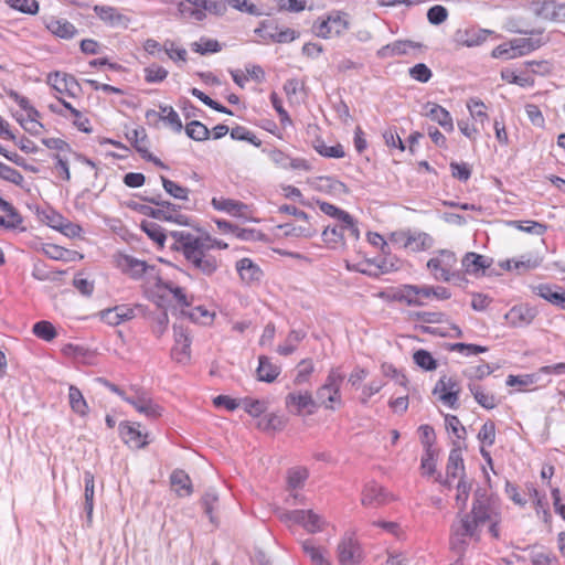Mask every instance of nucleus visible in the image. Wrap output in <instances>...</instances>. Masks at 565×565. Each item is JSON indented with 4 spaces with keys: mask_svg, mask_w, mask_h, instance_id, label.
Wrapping results in <instances>:
<instances>
[{
    "mask_svg": "<svg viewBox=\"0 0 565 565\" xmlns=\"http://www.w3.org/2000/svg\"><path fill=\"white\" fill-rule=\"evenodd\" d=\"M163 51L175 63H185L188 57V52L185 49L178 46L175 42L171 40H167L163 43Z\"/></svg>",
    "mask_w": 565,
    "mask_h": 565,
    "instance_id": "nucleus-55",
    "label": "nucleus"
},
{
    "mask_svg": "<svg viewBox=\"0 0 565 565\" xmlns=\"http://www.w3.org/2000/svg\"><path fill=\"white\" fill-rule=\"evenodd\" d=\"M471 539L478 540L479 532L476 524L470 521V515L458 514L457 519L450 526V548L458 555H462Z\"/></svg>",
    "mask_w": 565,
    "mask_h": 565,
    "instance_id": "nucleus-4",
    "label": "nucleus"
},
{
    "mask_svg": "<svg viewBox=\"0 0 565 565\" xmlns=\"http://www.w3.org/2000/svg\"><path fill=\"white\" fill-rule=\"evenodd\" d=\"M141 228L150 239H152L159 246H163L167 237L163 228L159 224L154 222H143L141 224Z\"/></svg>",
    "mask_w": 565,
    "mask_h": 565,
    "instance_id": "nucleus-53",
    "label": "nucleus"
},
{
    "mask_svg": "<svg viewBox=\"0 0 565 565\" xmlns=\"http://www.w3.org/2000/svg\"><path fill=\"white\" fill-rule=\"evenodd\" d=\"M162 288L168 291L175 303L181 308V311L191 307L193 297L189 296L184 288L179 287L171 281L164 282Z\"/></svg>",
    "mask_w": 565,
    "mask_h": 565,
    "instance_id": "nucleus-39",
    "label": "nucleus"
},
{
    "mask_svg": "<svg viewBox=\"0 0 565 565\" xmlns=\"http://www.w3.org/2000/svg\"><path fill=\"white\" fill-rule=\"evenodd\" d=\"M344 375L339 367H332L324 383L316 392V402L318 407H323L328 411H334L342 406L341 386Z\"/></svg>",
    "mask_w": 565,
    "mask_h": 565,
    "instance_id": "nucleus-3",
    "label": "nucleus"
},
{
    "mask_svg": "<svg viewBox=\"0 0 565 565\" xmlns=\"http://www.w3.org/2000/svg\"><path fill=\"white\" fill-rule=\"evenodd\" d=\"M349 25L345 13L333 11L326 18L318 19L312 25V31L321 39H330L342 35L349 29Z\"/></svg>",
    "mask_w": 565,
    "mask_h": 565,
    "instance_id": "nucleus-5",
    "label": "nucleus"
},
{
    "mask_svg": "<svg viewBox=\"0 0 565 565\" xmlns=\"http://www.w3.org/2000/svg\"><path fill=\"white\" fill-rule=\"evenodd\" d=\"M22 128L33 136L41 134L43 125L39 121V117L32 116H17L15 117Z\"/></svg>",
    "mask_w": 565,
    "mask_h": 565,
    "instance_id": "nucleus-63",
    "label": "nucleus"
},
{
    "mask_svg": "<svg viewBox=\"0 0 565 565\" xmlns=\"http://www.w3.org/2000/svg\"><path fill=\"white\" fill-rule=\"evenodd\" d=\"M531 11L544 20L563 22L565 21V4L556 3L554 0H537L530 4Z\"/></svg>",
    "mask_w": 565,
    "mask_h": 565,
    "instance_id": "nucleus-10",
    "label": "nucleus"
},
{
    "mask_svg": "<svg viewBox=\"0 0 565 565\" xmlns=\"http://www.w3.org/2000/svg\"><path fill=\"white\" fill-rule=\"evenodd\" d=\"M84 511L86 512L87 522L92 523L95 497V480L90 471L84 472Z\"/></svg>",
    "mask_w": 565,
    "mask_h": 565,
    "instance_id": "nucleus-33",
    "label": "nucleus"
},
{
    "mask_svg": "<svg viewBox=\"0 0 565 565\" xmlns=\"http://www.w3.org/2000/svg\"><path fill=\"white\" fill-rule=\"evenodd\" d=\"M302 550L309 556L313 565H331L324 557L323 551L313 545L312 541L306 540L302 542Z\"/></svg>",
    "mask_w": 565,
    "mask_h": 565,
    "instance_id": "nucleus-49",
    "label": "nucleus"
},
{
    "mask_svg": "<svg viewBox=\"0 0 565 565\" xmlns=\"http://www.w3.org/2000/svg\"><path fill=\"white\" fill-rule=\"evenodd\" d=\"M478 439L483 446H492L495 441V425L493 422L488 420L486 422L479 433H478Z\"/></svg>",
    "mask_w": 565,
    "mask_h": 565,
    "instance_id": "nucleus-64",
    "label": "nucleus"
},
{
    "mask_svg": "<svg viewBox=\"0 0 565 565\" xmlns=\"http://www.w3.org/2000/svg\"><path fill=\"white\" fill-rule=\"evenodd\" d=\"M395 299L405 302L407 306H424L425 302L418 297L417 285H404L395 295Z\"/></svg>",
    "mask_w": 565,
    "mask_h": 565,
    "instance_id": "nucleus-42",
    "label": "nucleus"
},
{
    "mask_svg": "<svg viewBox=\"0 0 565 565\" xmlns=\"http://www.w3.org/2000/svg\"><path fill=\"white\" fill-rule=\"evenodd\" d=\"M170 482L178 497H189L193 492L191 479L183 470H174L170 476Z\"/></svg>",
    "mask_w": 565,
    "mask_h": 565,
    "instance_id": "nucleus-30",
    "label": "nucleus"
},
{
    "mask_svg": "<svg viewBox=\"0 0 565 565\" xmlns=\"http://www.w3.org/2000/svg\"><path fill=\"white\" fill-rule=\"evenodd\" d=\"M119 431L122 440L131 448H143L148 445L147 434L142 433L140 425L136 423H121Z\"/></svg>",
    "mask_w": 565,
    "mask_h": 565,
    "instance_id": "nucleus-17",
    "label": "nucleus"
},
{
    "mask_svg": "<svg viewBox=\"0 0 565 565\" xmlns=\"http://www.w3.org/2000/svg\"><path fill=\"white\" fill-rule=\"evenodd\" d=\"M492 31L487 29H469L460 35L459 41L467 47L479 46L484 43Z\"/></svg>",
    "mask_w": 565,
    "mask_h": 565,
    "instance_id": "nucleus-38",
    "label": "nucleus"
},
{
    "mask_svg": "<svg viewBox=\"0 0 565 565\" xmlns=\"http://www.w3.org/2000/svg\"><path fill=\"white\" fill-rule=\"evenodd\" d=\"M211 204L215 210L227 213L232 216L239 218L248 217V206L241 201L220 196L213 198Z\"/></svg>",
    "mask_w": 565,
    "mask_h": 565,
    "instance_id": "nucleus-19",
    "label": "nucleus"
},
{
    "mask_svg": "<svg viewBox=\"0 0 565 565\" xmlns=\"http://www.w3.org/2000/svg\"><path fill=\"white\" fill-rule=\"evenodd\" d=\"M32 332L35 337L39 339L51 342L54 340L57 335V332L54 328V326L46 320L39 321L33 324Z\"/></svg>",
    "mask_w": 565,
    "mask_h": 565,
    "instance_id": "nucleus-47",
    "label": "nucleus"
},
{
    "mask_svg": "<svg viewBox=\"0 0 565 565\" xmlns=\"http://www.w3.org/2000/svg\"><path fill=\"white\" fill-rule=\"evenodd\" d=\"M434 238L420 231H411L407 249L414 253L430 249L434 246Z\"/></svg>",
    "mask_w": 565,
    "mask_h": 565,
    "instance_id": "nucleus-35",
    "label": "nucleus"
},
{
    "mask_svg": "<svg viewBox=\"0 0 565 565\" xmlns=\"http://www.w3.org/2000/svg\"><path fill=\"white\" fill-rule=\"evenodd\" d=\"M492 514L493 510L488 504L487 500L477 498L473 501L471 513L468 515H470V521L479 529V526L483 525L487 521H492Z\"/></svg>",
    "mask_w": 565,
    "mask_h": 565,
    "instance_id": "nucleus-28",
    "label": "nucleus"
},
{
    "mask_svg": "<svg viewBox=\"0 0 565 565\" xmlns=\"http://www.w3.org/2000/svg\"><path fill=\"white\" fill-rule=\"evenodd\" d=\"M117 267L130 277L138 279L147 269V264L129 255H118L116 258Z\"/></svg>",
    "mask_w": 565,
    "mask_h": 565,
    "instance_id": "nucleus-23",
    "label": "nucleus"
},
{
    "mask_svg": "<svg viewBox=\"0 0 565 565\" xmlns=\"http://www.w3.org/2000/svg\"><path fill=\"white\" fill-rule=\"evenodd\" d=\"M413 360L416 365L422 367L425 371H434L437 369V361L435 358L426 350H417L414 355Z\"/></svg>",
    "mask_w": 565,
    "mask_h": 565,
    "instance_id": "nucleus-56",
    "label": "nucleus"
},
{
    "mask_svg": "<svg viewBox=\"0 0 565 565\" xmlns=\"http://www.w3.org/2000/svg\"><path fill=\"white\" fill-rule=\"evenodd\" d=\"M530 497L533 499L536 513L540 515L542 514V518L545 522H547L551 519V514L548 512L547 502L545 501V497L542 495L537 489L530 488L529 489Z\"/></svg>",
    "mask_w": 565,
    "mask_h": 565,
    "instance_id": "nucleus-59",
    "label": "nucleus"
},
{
    "mask_svg": "<svg viewBox=\"0 0 565 565\" xmlns=\"http://www.w3.org/2000/svg\"><path fill=\"white\" fill-rule=\"evenodd\" d=\"M12 9L26 14H36L39 12V2L36 0H6Z\"/></svg>",
    "mask_w": 565,
    "mask_h": 565,
    "instance_id": "nucleus-61",
    "label": "nucleus"
},
{
    "mask_svg": "<svg viewBox=\"0 0 565 565\" xmlns=\"http://www.w3.org/2000/svg\"><path fill=\"white\" fill-rule=\"evenodd\" d=\"M270 161L281 169L292 170H308V164L305 159L290 158L287 153L278 149H273L268 152Z\"/></svg>",
    "mask_w": 565,
    "mask_h": 565,
    "instance_id": "nucleus-21",
    "label": "nucleus"
},
{
    "mask_svg": "<svg viewBox=\"0 0 565 565\" xmlns=\"http://www.w3.org/2000/svg\"><path fill=\"white\" fill-rule=\"evenodd\" d=\"M182 313L186 316L190 320L202 324L211 323L214 319V313L203 306H198L192 309L188 308L185 310H182Z\"/></svg>",
    "mask_w": 565,
    "mask_h": 565,
    "instance_id": "nucleus-46",
    "label": "nucleus"
},
{
    "mask_svg": "<svg viewBox=\"0 0 565 565\" xmlns=\"http://www.w3.org/2000/svg\"><path fill=\"white\" fill-rule=\"evenodd\" d=\"M491 264L492 260L489 257L473 252L466 253L461 259V266L465 273L476 276L483 273Z\"/></svg>",
    "mask_w": 565,
    "mask_h": 565,
    "instance_id": "nucleus-20",
    "label": "nucleus"
},
{
    "mask_svg": "<svg viewBox=\"0 0 565 565\" xmlns=\"http://www.w3.org/2000/svg\"><path fill=\"white\" fill-rule=\"evenodd\" d=\"M387 501L384 489L377 484H369L364 488L361 502L365 507L383 504Z\"/></svg>",
    "mask_w": 565,
    "mask_h": 565,
    "instance_id": "nucleus-36",
    "label": "nucleus"
},
{
    "mask_svg": "<svg viewBox=\"0 0 565 565\" xmlns=\"http://www.w3.org/2000/svg\"><path fill=\"white\" fill-rule=\"evenodd\" d=\"M459 392V382L455 377L447 375L440 376L433 391V393L450 408L457 407Z\"/></svg>",
    "mask_w": 565,
    "mask_h": 565,
    "instance_id": "nucleus-8",
    "label": "nucleus"
},
{
    "mask_svg": "<svg viewBox=\"0 0 565 565\" xmlns=\"http://www.w3.org/2000/svg\"><path fill=\"white\" fill-rule=\"evenodd\" d=\"M257 380L266 383L274 382L280 374V367L265 356L258 358V367L256 370Z\"/></svg>",
    "mask_w": 565,
    "mask_h": 565,
    "instance_id": "nucleus-31",
    "label": "nucleus"
},
{
    "mask_svg": "<svg viewBox=\"0 0 565 565\" xmlns=\"http://www.w3.org/2000/svg\"><path fill=\"white\" fill-rule=\"evenodd\" d=\"M287 407L295 408L298 414L302 411H307L308 414H312L318 407L316 399H313L309 391H297L291 392L286 396Z\"/></svg>",
    "mask_w": 565,
    "mask_h": 565,
    "instance_id": "nucleus-18",
    "label": "nucleus"
},
{
    "mask_svg": "<svg viewBox=\"0 0 565 565\" xmlns=\"http://www.w3.org/2000/svg\"><path fill=\"white\" fill-rule=\"evenodd\" d=\"M217 502H218V495L212 489L206 490L201 499V503L204 509V512L209 516L211 523H213V524H216V518L214 516L213 512L217 505Z\"/></svg>",
    "mask_w": 565,
    "mask_h": 565,
    "instance_id": "nucleus-51",
    "label": "nucleus"
},
{
    "mask_svg": "<svg viewBox=\"0 0 565 565\" xmlns=\"http://www.w3.org/2000/svg\"><path fill=\"white\" fill-rule=\"evenodd\" d=\"M345 233H349V230L342 228V224L339 226H327L322 232V239L327 244H340L344 241Z\"/></svg>",
    "mask_w": 565,
    "mask_h": 565,
    "instance_id": "nucleus-52",
    "label": "nucleus"
},
{
    "mask_svg": "<svg viewBox=\"0 0 565 565\" xmlns=\"http://www.w3.org/2000/svg\"><path fill=\"white\" fill-rule=\"evenodd\" d=\"M174 344L171 350L172 359L178 363H186L191 356V338L188 329L182 326L173 327Z\"/></svg>",
    "mask_w": 565,
    "mask_h": 565,
    "instance_id": "nucleus-12",
    "label": "nucleus"
},
{
    "mask_svg": "<svg viewBox=\"0 0 565 565\" xmlns=\"http://www.w3.org/2000/svg\"><path fill=\"white\" fill-rule=\"evenodd\" d=\"M178 10L184 19L192 21L204 20L207 11L201 8H196V6L189 3V1H180L178 4Z\"/></svg>",
    "mask_w": 565,
    "mask_h": 565,
    "instance_id": "nucleus-45",
    "label": "nucleus"
},
{
    "mask_svg": "<svg viewBox=\"0 0 565 565\" xmlns=\"http://www.w3.org/2000/svg\"><path fill=\"white\" fill-rule=\"evenodd\" d=\"M535 292L550 303L565 310V290L561 287L541 284L535 287Z\"/></svg>",
    "mask_w": 565,
    "mask_h": 565,
    "instance_id": "nucleus-25",
    "label": "nucleus"
},
{
    "mask_svg": "<svg viewBox=\"0 0 565 565\" xmlns=\"http://www.w3.org/2000/svg\"><path fill=\"white\" fill-rule=\"evenodd\" d=\"M46 29L61 39L70 40L77 33V29L66 19L51 18L46 21Z\"/></svg>",
    "mask_w": 565,
    "mask_h": 565,
    "instance_id": "nucleus-26",
    "label": "nucleus"
},
{
    "mask_svg": "<svg viewBox=\"0 0 565 565\" xmlns=\"http://www.w3.org/2000/svg\"><path fill=\"white\" fill-rule=\"evenodd\" d=\"M447 475L448 477L460 479L465 476V465L461 452V446L455 443L454 448L449 452L447 462Z\"/></svg>",
    "mask_w": 565,
    "mask_h": 565,
    "instance_id": "nucleus-29",
    "label": "nucleus"
},
{
    "mask_svg": "<svg viewBox=\"0 0 565 565\" xmlns=\"http://www.w3.org/2000/svg\"><path fill=\"white\" fill-rule=\"evenodd\" d=\"M501 78L509 83L515 84L521 87H532L534 85V78L529 75H518L513 70L504 68L501 71Z\"/></svg>",
    "mask_w": 565,
    "mask_h": 565,
    "instance_id": "nucleus-50",
    "label": "nucleus"
},
{
    "mask_svg": "<svg viewBox=\"0 0 565 565\" xmlns=\"http://www.w3.org/2000/svg\"><path fill=\"white\" fill-rule=\"evenodd\" d=\"M281 519L290 524L301 525L308 533L322 532L328 522L312 510H294L282 514Z\"/></svg>",
    "mask_w": 565,
    "mask_h": 565,
    "instance_id": "nucleus-7",
    "label": "nucleus"
},
{
    "mask_svg": "<svg viewBox=\"0 0 565 565\" xmlns=\"http://www.w3.org/2000/svg\"><path fill=\"white\" fill-rule=\"evenodd\" d=\"M414 47V44L411 41H395L393 43L386 44L382 46L376 55L380 58H387L396 55H404L407 54L408 49Z\"/></svg>",
    "mask_w": 565,
    "mask_h": 565,
    "instance_id": "nucleus-40",
    "label": "nucleus"
},
{
    "mask_svg": "<svg viewBox=\"0 0 565 565\" xmlns=\"http://www.w3.org/2000/svg\"><path fill=\"white\" fill-rule=\"evenodd\" d=\"M545 43L546 41L542 36L516 38L512 40L518 57L540 49Z\"/></svg>",
    "mask_w": 565,
    "mask_h": 565,
    "instance_id": "nucleus-34",
    "label": "nucleus"
},
{
    "mask_svg": "<svg viewBox=\"0 0 565 565\" xmlns=\"http://www.w3.org/2000/svg\"><path fill=\"white\" fill-rule=\"evenodd\" d=\"M161 182L164 191L172 198L181 201H189L190 190L179 183L161 177Z\"/></svg>",
    "mask_w": 565,
    "mask_h": 565,
    "instance_id": "nucleus-44",
    "label": "nucleus"
},
{
    "mask_svg": "<svg viewBox=\"0 0 565 565\" xmlns=\"http://www.w3.org/2000/svg\"><path fill=\"white\" fill-rule=\"evenodd\" d=\"M171 237L174 241L173 248L182 253L193 269L205 276H211L217 270L218 262L209 253V239L196 238L186 231H173Z\"/></svg>",
    "mask_w": 565,
    "mask_h": 565,
    "instance_id": "nucleus-1",
    "label": "nucleus"
},
{
    "mask_svg": "<svg viewBox=\"0 0 565 565\" xmlns=\"http://www.w3.org/2000/svg\"><path fill=\"white\" fill-rule=\"evenodd\" d=\"M316 151L326 158H343L345 152L340 143L328 146L323 141H317L315 145Z\"/></svg>",
    "mask_w": 565,
    "mask_h": 565,
    "instance_id": "nucleus-58",
    "label": "nucleus"
},
{
    "mask_svg": "<svg viewBox=\"0 0 565 565\" xmlns=\"http://www.w3.org/2000/svg\"><path fill=\"white\" fill-rule=\"evenodd\" d=\"M164 222L182 226H192V218L180 212V205L166 201Z\"/></svg>",
    "mask_w": 565,
    "mask_h": 565,
    "instance_id": "nucleus-41",
    "label": "nucleus"
},
{
    "mask_svg": "<svg viewBox=\"0 0 565 565\" xmlns=\"http://www.w3.org/2000/svg\"><path fill=\"white\" fill-rule=\"evenodd\" d=\"M96 15L109 26H127L129 19L121 14L116 8L110 6H95Z\"/></svg>",
    "mask_w": 565,
    "mask_h": 565,
    "instance_id": "nucleus-22",
    "label": "nucleus"
},
{
    "mask_svg": "<svg viewBox=\"0 0 565 565\" xmlns=\"http://www.w3.org/2000/svg\"><path fill=\"white\" fill-rule=\"evenodd\" d=\"M468 388L476 402L483 408L492 409L497 406L495 396L492 393L487 392L481 385L470 382L468 384Z\"/></svg>",
    "mask_w": 565,
    "mask_h": 565,
    "instance_id": "nucleus-37",
    "label": "nucleus"
},
{
    "mask_svg": "<svg viewBox=\"0 0 565 565\" xmlns=\"http://www.w3.org/2000/svg\"><path fill=\"white\" fill-rule=\"evenodd\" d=\"M68 405L73 413H75L81 418L87 417L89 413V406L87 404V401L85 399L83 393L81 390L71 384L68 385Z\"/></svg>",
    "mask_w": 565,
    "mask_h": 565,
    "instance_id": "nucleus-27",
    "label": "nucleus"
},
{
    "mask_svg": "<svg viewBox=\"0 0 565 565\" xmlns=\"http://www.w3.org/2000/svg\"><path fill=\"white\" fill-rule=\"evenodd\" d=\"M317 204L322 213L335 218L339 224H342V228H348L349 234L354 239L360 237V231L356 226V222L347 211L324 201H317Z\"/></svg>",
    "mask_w": 565,
    "mask_h": 565,
    "instance_id": "nucleus-9",
    "label": "nucleus"
},
{
    "mask_svg": "<svg viewBox=\"0 0 565 565\" xmlns=\"http://www.w3.org/2000/svg\"><path fill=\"white\" fill-rule=\"evenodd\" d=\"M313 371H315V366L310 359L301 360L297 366V374L295 376V383L297 385L307 383Z\"/></svg>",
    "mask_w": 565,
    "mask_h": 565,
    "instance_id": "nucleus-62",
    "label": "nucleus"
},
{
    "mask_svg": "<svg viewBox=\"0 0 565 565\" xmlns=\"http://www.w3.org/2000/svg\"><path fill=\"white\" fill-rule=\"evenodd\" d=\"M306 333L302 330H291L287 337L286 343L279 345L277 352L280 355H290L295 352L297 344L302 341Z\"/></svg>",
    "mask_w": 565,
    "mask_h": 565,
    "instance_id": "nucleus-48",
    "label": "nucleus"
},
{
    "mask_svg": "<svg viewBox=\"0 0 565 565\" xmlns=\"http://www.w3.org/2000/svg\"><path fill=\"white\" fill-rule=\"evenodd\" d=\"M423 115L436 121L447 132H452L455 129L450 113L436 103H426L423 106Z\"/></svg>",
    "mask_w": 565,
    "mask_h": 565,
    "instance_id": "nucleus-16",
    "label": "nucleus"
},
{
    "mask_svg": "<svg viewBox=\"0 0 565 565\" xmlns=\"http://www.w3.org/2000/svg\"><path fill=\"white\" fill-rule=\"evenodd\" d=\"M129 392L130 398H126V403L130 404L139 414L149 419H157L162 415V407L142 387L130 385Z\"/></svg>",
    "mask_w": 565,
    "mask_h": 565,
    "instance_id": "nucleus-6",
    "label": "nucleus"
},
{
    "mask_svg": "<svg viewBox=\"0 0 565 565\" xmlns=\"http://www.w3.org/2000/svg\"><path fill=\"white\" fill-rule=\"evenodd\" d=\"M309 473L303 467H295L288 471V486L291 489L301 488L307 480Z\"/></svg>",
    "mask_w": 565,
    "mask_h": 565,
    "instance_id": "nucleus-60",
    "label": "nucleus"
},
{
    "mask_svg": "<svg viewBox=\"0 0 565 565\" xmlns=\"http://www.w3.org/2000/svg\"><path fill=\"white\" fill-rule=\"evenodd\" d=\"M47 83L57 93L65 94L72 97L75 96L76 90L79 89V85L76 78L63 72H54L49 74Z\"/></svg>",
    "mask_w": 565,
    "mask_h": 565,
    "instance_id": "nucleus-15",
    "label": "nucleus"
},
{
    "mask_svg": "<svg viewBox=\"0 0 565 565\" xmlns=\"http://www.w3.org/2000/svg\"><path fill=\"white\" fill-rule=\"evenodd\" d=\"M337 553L341 565H359L362 561L361 547L352 535L342 537L338 545Z\"/></svg>",
    "mask_w": 565,
    "mask_h": 565,
    "instance_id": "nucleus-11",
    "label": "nucleus"
},
{
    "mask_svg": "<svg viewBox=\"0 0 565 565\" xmlns=\"http://www.w3.org/2000/svg\"><path fill=\"white\" fill-rule=\"evenodd\" d=\"M536 317V310L529 305L513 306L505 315L504 319L510 327L522 328L529 326Z\"/></svg>",
    "mask_w": 565,
    "mask_h": 565,
    "instance_id": "nucleus-14",
    "label": "nucleus"
},
{
    "mask_svg": "<svg viewBox=\"0 0 565 565\" xmlns=\"http://www.w3.org/2000/svg\"><path fill=\"white\" fill-rule=\"evenodd\" d=\"M188 137L196 141L206 140L210 136V130L205 125L198 120H193L185 126Z\"/></svg>",
    "mask_w": 565,
    "mask_h": 565,
    "instance_id": "nucleus-54",
    "label": "nucleus"
},
{
    "mask_svg": "<svg viewBox=\"0 0 565 565\" xmlns=\"http://www.w3.org/2000/svg\"><path fill=\"white\" fill-rule=\"evenodd\" d=\"M241 406L252 417H259L267 411L268 402L266 399L245 397L241 399Z\"/></svg>",
    "mask_w": 565,
    "mask_h": 565,
    "instance_id": "nucleus-43",
    "label": "nucleus"
},
{
    "mask_svg": "<svg viewBox=\"0 0 565 565\" xmlns=\"http://www.w3.org/2000/svg\"><path fill=\"white\" fill-rule=\"evenodd\" d=\"M221 49L218 41L213 39L201 38L198 42L192 43V50L202 55L217 53Z\"/></svg>",
    "mask_w": 565,
    "mask_h": 565,
    "instance_id": "nucleus-57",
    "label": "nucleus"
},
{
    "mask_svg": "<svg viewBox=\"0 0 565 565\" xmlns=\"http://www.w3.org/2000/svg\"><path fill=\"white\" fill-rule=\"evenodd\" d=\"M426 268L436 281L450 282L462 278L458 269V258L450 249L436 250L427 260Z\"/></svg>",
    "mask_w": 565,
    "mask_h": 565,
    "instance_id": "nucleus-2",
    "label": "nucleus"
},
{
    "mask_svg": "<svg viewBox=\"0 0 565 565\" xmlns=\"http://www.w3.org/2000/svg\"><path fill=\"white\" fill-rule=\"evenodd\" d=\"M98 315L102 321L108 326L116 327L126 321L132 320L136 317V308L130 305L122 303L104 309Z\"/></svg>",
    "mask_w": 565,
    "mask_h": 565,
    "instance_id": "nucleus-13",
    "label": "nucleus"
},
{
    "mask_svg": "<svg viewBox=\"0 0 565 565\" xmlns=\"http://www.w3.org/2000/svg\"><path fill=\"white\" fill-rule=\"evenodd\" d=\"M302 223L296 225L294 223H286L280 225L279 228L282 230L286 236L291 237H312L317 234V228L310 223L309 218L307 221H301Z\"/></svg>",
    "mask_w": 565,
    "mask_h": 565,
    "instance_id": "nucleus-32",
    "label": "nucleus"
},
{
    "mask_svg": "<svg viewBox=\"0 0 565 565\" xmlns=\"http://www.w3.org/2000/svg\"><path fill=\"white\" fill-rule=\"evenodd\" d=\"M236 270L241 279L248 285L260 281L263 277L259 266L246 257L236 263Z\"/></svg>",
    "mask_w": 565,
    "mask_h": 565,
    "instance_id": "nucleus-24",
    "label": "nucleus"
}]
</instances>
